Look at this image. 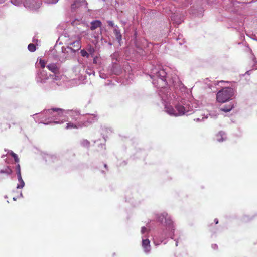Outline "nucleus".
<instances>
[{
	"label": "nucleus",
	"mask_w": 257,
	"mask_h": 257,
	"mask_svg": "<svg viewBox=\"0 0 257 257\" xmlns=\"http://www.w3.org/2000/svg\"><path fill=\"white\" fill-rule=\"evenodd\" d=\"M234 94V90L232 88L226 87L220 90L216 94V100L220 103L229 101Z\"/></svg>",
	"instance_id": "obj_1"
},
{
	"label": "nucleus",
	"mask_w": 257,
	"mask_h": 257,
	"mask_svg": "<svg viewBox=\"0 0 257 257\" xmlns=\"http://www.w3.org/2000/svg\"><path fill=\"white\" fill-rule=\"evenodd\" d=\"M81 47V38L79 37L76 41L70 43L69 46H67V49L70 51V53H75L76 51L80 50Z\"/></svg>",
	"instance_id": "obj_2"
},
{
	"label": "nucleus",
	"mask_w": 257,
	"mask_h": 257,
	"mask_svg": "<svg viewBox=\"0 0 257 257\" xmlns=\"http://www.w3.org/2000/svg\"><path fill=\"white\" fill-rule=\"evenodd\" d=\"M23 3L25 7L31 9H37L41 4L39 0H24Z\"/></svg>",
	"instance_id": "obj_3"
},
{
	"label": "nucleus",
	"mask_w": 257,
	"mask_h": 257,
	"mask_svg": "<svg viewBox=\"0 0 257 257\" xmlns=\"http://www.w3.org/2000/svg\"><path fill=\"white\" fill-rule=\"evenodd\" d=\"M49 79V76L45 70H40L37 75V81L41 83H45Z\"/></svg>",
	"instance_id": "obj_4"
},
{
	"label": "nucleus",
	"mask_w": 257,
	"mask_h": 257,
	"mask_svg": "<svg viewBox=\"0 0 257 257\" xmlns=\"http://www.w3.org/2000/svg\"><path fill=\"white\" fill-rule=\"evenodd\" d=\"M84 126V123L78 122L77 124H74L72 122H68L67 123V125L66 126V129H71V128H76L78 129L79 128H81Z\"/></svg>",
	"instance_id": "obj_5"
},
{
	"label": "nucleus",
	"mask_w": 257,
	"mask_h": 257,
	"mask_svg": "<svg viewBox=\"0 0 257 257\" xmlns=\"http://www.w3.org/2000/svg\"><path fill=\"white\" fill-rule=\"evenodd\" d=\"M142 246L145 252H149L151 250L150 242L149 239H143L142 240Z\"/></svg>",
	"instance_id": "obj_6"
},
{
	"label": "nucleus",
	"mask_w": 257,
	"mask_h": 257,
	"mask_svg": "<svg viewBox=\"0 0 257 257\" xmlns=\"http://www.w3.org/2000/svg\"><path fill=\"white\" fill-rule=\"evenodd\" d=\"M165 219V223L167 225H171L172 224V220L169 218H167V214L166 213H163L161 215V216L159 217V219L161 222H163V219Z\"/></svg>",
	"instance_id": "obj_7"
},
{
	"label": "nucleus",
	"mask_w": 257,
	"mask_h": 257,
	"mask_svg": "<svg viewBox=\"0 0 257 257\" xmlns=\"http://www.w3.org/2000/svg\"><path fill=\"white\" fill-rule=\"evenodd\" d=\"M47 68L52 72L54 74H57L59 73V68L57 67L56 64L51 63L47 66Z\"/></svg>",
	"instance_id": "obj_8"
},
{
	"label": "nucleus",
	"mask_w": 257,
	"mask_h": 257,
	"mask_svg": "<svg viewBox=\"0 0 257 257\" xmlns=\"http://www.w3.org/2000/svg\"><path fill=\"white\" fill-rule=\"evenodd\" d=\"M85 0H75L73 4L71 5V9L75 10V9L80 7L82 5L85 4Z\"/></svg>",
	"instance_id": "obj_9"
},
{
	"label": "nucleus",
	"mask_w": 257,
	"mask_h": 257,
	"mask_svg": "<svg viewBox=\"0 0 257 257\" xmlns=\"http://www.w3.org/2000/svg\"><path fill=\"white\" fill-rule=\"evenodd\" d=\"M102 23L100 20H95L91 22L90 29L91 30H94L98 27H101Z\"/></svg>",
	"instance_id": "obj_10"
},
{
	"label": "nucleus",
	"mask_w": 257,
	"mask_h": 257,
	"mask_svg": "<svg viewBox=\"0 0 257 257\" xmlns=\"http://www.w3.org/2000/svg\"><path fill=\"white\" fill-rule=\"evenodd\" d=\"M67 113L71 117L72 120H77L80 115V113L78 112L72 110L68 111Z\"/></svg>",
	"instance_id": "obj_11"
},
{
	"label": "nucleus",
	"mask_w": 257,
	"mask_h": 257,
	"mask_svg": "<svg viewBox=\"0 0 257 257\" xmlns=\"http://www.w3.org/2000/svg\"><path fill=\"white\" fill-rule=\"evenodd\" d=\"M12 173V169L9 166L6 167L4 169L0 170V179L3 178V177L1 176L2 174H5L6 175H9L11 174Z\"/></svg>",
	"instance_id": "obj_12"
},
{
	"label": "nucleus",
	"mask_w": 257,
	"mask_h": 257,
	"mask_svg": "<svg viewBox=\"0 0 257 257\" xmlns=\"http://www.w3.org/2000/svg\"><path fill=\"white\" fill-rule=\"evenodd\" d=\"M176 109L177 110L178 112L176 113L177 116L182 115L185 113V108L184 106L181 105H177L175 106Z\"/></svg>",
	"instance_id": "obj_13"
},
{
	"label": "nucleus",
	"mask_w": 257,
	"mask_h": 257,
	"mask_svg": "<svg viewBox=\"0 0 257 257\" xmlns=\"http://www.w3.org/2000/svg\"><path fill=\"white\" fill-rule=\"evenodd\" d=\"M166 112L170 115L177 116V114L175 112V110L172 106H168L166 107Z\"/></svg>",
	"instance_id": "obj_14"
},
{
	"label": "nucleus",
	"mask_w": 257,
	"mask_h": 257,
	"mask_svg": "<svg viewBox=\"0 0 257 257\" xmlns=\"http://www.w3.org/2000/svg\"><path fill=\"white\" fill-rule=\"evenodd\" d=\"M48 111L51 113H52L53 112H56L58 113V115L61 116L65 110L61 108H52L49 109Z\"/></svg>",
	"instance_id": "obj_15"
},
{
	"label": "nucleus",
	"mask_w": 257,
	"mask_h": 257,
	"mask_svg": "<svg viewBox=\"0 0 257 257\" xmlns=\"http://www.w3.org/2000/svg\"><path fill=\"white\" fill-rule=\"evenodd\" d=\"M233 107H234L233 105L229 104L227 105H225L223 107H222L220 109V110H221L222 111L227 112H229L230 111H231Z\"/></svg>",
	"instance_id": "obj_16"
},
{
	"label": "nucleus",
	"mask_w": 257,
	"mask_h": 257,
	"mask_svg": "<svg viewBox=\"0 0 257 257\" xmlns=\"http://www.w3.org/2000/svg\"><path fill=\"white\" fill-rule=\"evenodd\" d=\"M81 145L85 148H89L90 146V142L86 139H83L80 142Z\"/></svg>",
	"instance_id": "obj_17"
},
{
	"label": "nucleus",
	"mask_w": 257,
	"mask_h": 257,
	"mask_svg": "<svg viewBox=\"0 0 257 257\" xmlns=\"http://www.w3.org/2000/svg\"><path fill=\"white\" fill-rule=\"evenodd\" d=\"M114 33L115 34V36L116 37V39L118 41H120L121 40V37H121V34L120 32H119V31H118L117 29H114Z\"/></svg>",
	"instance_id": "obj_18"
},
{
	"label": "nucleus",
	"mask_w": 257,
	"mask_h": 257,
	"mask_svg": "<svg viewBox=\"0 0 257 257\" xmlns=\"http://www.w3.org/2000/svg\"><path fill=\"white\" fill-rule=\"evenodd\" d=\"M18 180L19 182V184H18L17 185V188H23L24 187L25 182L23 180L22 178L21 177V179L18 178Z\"/></svg>",
	"instance_id": "obj_19"
},
{
	"label": "nucleus",
	"mask_w": 257,
	"mask_h": 257,
	"mask_svg": "<svg viewBox=\"0 0 257 257\" xmlns=\"http://www.w3.org/2000/svg\"><path fill=\"white\" fill-rule=\"evenodd\" d=\"M28 49L31 52H34L36 50V47L35 44L30 43L28 45Z\"/></svg>",
	"instance_id": "obj_20"
},
{
	"label": "nucleus",
	"mask_w": 257,
	"mask_h": 257,
	"mask_svg": "<svg viewBox=\"0 0 257 257\" xmlns=\"http://www.w3.org/2000/svg\"><path fill=\"white\" fill-rule=\"evenodd\" d=\"M80 53L82 57H86V58H89V54L84 49L81 50Z\"/></svg>",
	"instance_id": "obj_21"
},
{
	"label": "nucleus",
	"mask_w": 257,
	"mask_h": 257,
	"mask_svg": "<svg viewBox=\"0 0 257 257\" xmlns=\"http://www.w3.org/2000/svg\"><path fill=\"white\" fill-rule=\"evenodd\" d=\"M39 64H40L42 69H44V68L45 67L46 62L44 60L40 59L39 60Z\"/></svg>",
	"instance_id": "obj_22"
},
{
	"label": "nucleus",
	"mask_w": 257,
	"mask_h": 257,
	"mask_svg": "<svg viewBox=\"0 0 257 257\" xmlns=\"http://www.w3.org/2000/svg\"><path fill=\"white\" fill-rule=\"evenodd\" d=\"M17 171L18 178L21 179V169H20V166L19 164H18L17 166Z\"/></svg>",
	"instance_id": "obj_23"
},
{
	"label": "nucleus",
	"mask_w": 257,
	"mask_h": 257,
	"mask_svg": "<svg viewBox=\"0 0 257 257\" xmlns=\"http://www.w3.org/2000/svg\"><path fill=\"white\" fill-rule=\"evenodd\" d=\"M88 53L92 55L95 52V49L91 45L89 46L88 49Z\"/></svg>",
	"instance_id": "obj_24"
},
{
	"label": "nucleus",
	"mask_w": 257,
	"mask_h": 257,
	"mask_svg": "<svg viewBox=\"0 0 257 257\" xmlns=\"http://www.w3.org/2000/svg\"><path fill=\"white\" fill-rule=\"evenodd\" d=\"M12 156L14 157L15 161L16 162H18L19 161V158H18L17 155L15 153H14L13 152L12 153Z\"/></svg>",
	"instance_id": "obj_25"
},
{
	"label": "nucleus",
	"mask_w": 257,
	"mask_h": 257,
	"mask_svg": "<svg viewBox=\"0 0 257 257\" xmlns=\"http://www.w3.org/2000/svg\"><path fill=\"white\" fill-rule=\"evenodd\" d=\"M148 230L147 229V228L145 227H142V229H141V232L142 234H144L146 232H148Z\"/></svg>",
	"instance_id": "obj_26"
},
{
	"label": "nucleus",
	"mask_w": 257,
	"mask_h": 257,
	"mask_svg": "<svg viewBox=\"0 0 257 257\" xmlns=\"http://www.w3.org/2000/svg\"><path fill=\"white\" fill-rule=\"evenodd\" d=\"M108 24L109 26H111V27H113L114 26V23L112 21H108Z\"/></svg>",
	"instance_id": "obj_27"
},
{
	"label": "nucleus",
	"mask_w": 257,
	"mask_h": 257,
	"mask_svg": "<svg viewBox=\"0 0 257 257\" xmlns=\"http://www.w3.org/2000/svg\"><path fill=\"white\" fill-rule=\"evenodd\" d=\"M11 2L13 4H14L15 5H18V3L17 2L16 0H11Z\"/></svg>",
	"instance_id": "obj_28"
},
{
	"label": "nucleus",
	"mask_w": 257,
	"mask_h": 257,
	"mask_svg": "<svg viewBox=\"0 0 257 257\" xmlns=\"http://www.w3.org/2000/svg\"><path fill=\"white\" fill-rule=\"evenodd\" d=\"M97 57H95L94 58L93 61V63L97 64Z\"/></svg>",
	"instance_id": "obj_29"
},
{
	"label": "nucleus",
	"mask_w": 257,
	"mask_h": 257,
	"mask_svg": "<svg viewBox=\"0 0 257 257\" xmlns=\"http://www.w3.org/2000/svg\"><path fill=\"white\" fill-rule=\"evenodd\" d=\"M215 223L216 224H218V220L217 219H215Z\"/></svg>",
	"instance_id": "obj_30"
},
{
	"label": "nucleus",
	"mask_w": 257,
	"mask_h": 257,
	"mask_svg": "<svg viewBox=\"0 0 257 257\" xmlns=\"http://www.w3.org/2000/svg\"><path fill=\"white\" fill-rule=\"evenodd\" d=\"M66 48L64 49L63 48H62V51L63 53H65V51H66Z\"/></svg>",
	"instance_id": "obj_31"
},
{
	"label": "nucleus",
	"mask_w": 257,
	"mask_h": 257,
	"mask_svg": "<svg viewBox=\"0 0 257 257\" xmlns=\"http://www.w3.org/2000/svg\"><path fill=\"white\" fill-rule=\"evenodd\" d=\"M223 140V138H222L221 139H218V141H222Z\"/></svg>",
	"instance_id": "obj_32"
},
{
	"label": "nucleus",
	"mask_w": 257,
	"mask_h": 257,
	"mask_svg": "<svg viewBox=\"0 0 257 257\" xmlns=\"http://www.w3.org/2000/svg\"><path fill=\"white\" fill-rule=\"evenodd\" d=\"M68 58V56H65V59H66V58Z\"/></svg>",
	"instance_id": "obj_33"
},
{
	"label": "nucleus",
	"mask_w": 257,
	"mask_h": 257,
	"mask_svg": "<svg viewBox=\"0 0 257 257\" xmlns=\"http://www.w3.org/2000/svg\"><path fill=\"white\" fill-rule=\"evenodd\" d=\"M104 167H105V168L107 167L106 164H105V165H104Z\"/></svg>",
	"instance_id": "obj_34"
}]
</instances>
